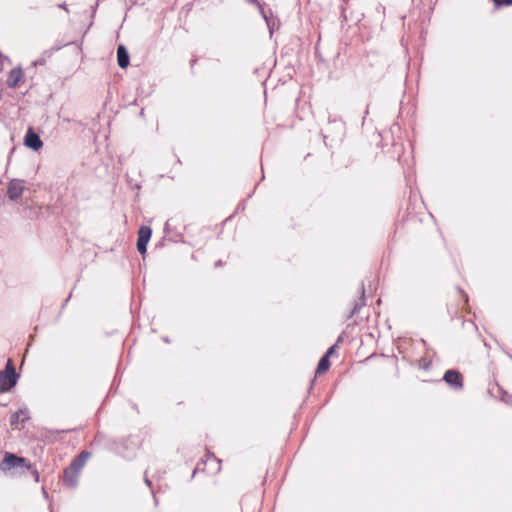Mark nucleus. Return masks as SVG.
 <instances>
[{
  "label": "nucleus",
  "mask_w": 512,
  "mask_h": 512,
  "mask_svg": "<svg viewBox=\"0 0 512 512\" xmlns=\"http://www.w3.org/2000/svg\"><path fill=\"white\" fill-rule=\"evenodd\" d=\"M87 453H81L78 459L73 461L71 465L64 472V482L68 486H75L80 474L82 467L84 466L85 460L87 459Z\"/></svg>",
  "instance_id": "f257e3e1"
},
{
  "label": "nucleus",
  "mask_w": 512,
  "mask_h": 512,
  "mask_svg": "<svg viewBox=\"0 0 512 512\" xmlns=\"http://www.w3.org/2000/svg\"><path fill=\"white\" fill-rule=\"evenodd\" d=\"M17 374L13 367L12 361L8 360L6 369L0 372V392L9 391L16 385Z\"/></svg>",
  "instance_id": "f03ea898"
},
{
  "label": "nucleus",
  "mask_w": 512,
  "mask_h": 512,
  "mask_svg": "<svg viewBox=\"0 0 512 512\" xmlns=\"http://www.w3.org/2000/svg\"><path fill=\"white\" fill-rule=\"evenodd\" d=\"M25 189V183L20 179H13L8 183L7 195L11 201L18 200Z\"/></svg>",
  "instance_id": "7ed1b4c3"
},
{
  "label": "nucleus",
  "mask_w": 512,
  "mask_h": 512,
  "mask_svg": "<svg viewBox=\"0 0 512 512\" xmlns=\"http://www.w3.org/2000/svg\"><path fill=\"white\" fill-rule=\"evenodd\" d=\"M15 467H24L27 469L29 468L25 458L17 457L13 454L7 453L1 463V469L5 471Z\"/></svg>",
  "instance_id": "20e7f679"
},
{
  "label": "nucleus",
  "mask_w": 512,
  "mask_h": 512,
  "mask_svg": "<svg viewBox=\"0 0 512 512\" xmlns=\"http://www.w3.org/2000/svg\"><path fill=\"white\" fill-rule=\"evenodd\" d=\"M151 228L148 226H142L138 232V241H137V249L140 254H145L147 249V244L151 238Z\"/></svg>",
  "instance_id": "39448f33"
},
{
  "label": "nucleus",
  "mask_w": 512,
  "mask_h": 512,
  "mask_svg": "<svg viewBox=\"0 0 512 512\" xmlns=\"http://www.w3.org/2000/svg\"><path fill=\"white\" fill-rule=\"evenodd\" d=\"M25 145L37 151L42 147L43 142L36 133L29 130L25 136Z\"/></svg>",
  "instance_id": "423d86ee"
},
{
  "label": "nucleus",
  "mask_w": 512,
  "mask_h": 512,
  "mask_svg": "<svg viewBox=\"0 0 512 512\" xmlns=\"http://www.w3.org/2000/svg\"><path fill=\"white\" fill-rule=\"evenodd\" d=\"M23 78V71L21 68H15L13 70L10 71L9 75H8V79H7V84L9 87H16L19 82L22 80Z\"/></svg>",
  "instance_id": "0eeeda50"
},
{
  "label": "nucleus",
  "mask_w": 512,
  "mask_h": 512,
  "mask_svg": "<svg viewBox=\"0 0 512 512\" xmlns=\"http://www.w3.org/2000/svg\"><path fill=\"white\" fill-rule=\"evenodd\" d=\"M444 380L452 386H461V375L454 370H448L444 375Z\"/></svg>",
  "instance_id": "6e6552de"
},
{
  "label": "nucleus",
  "mask_w": 512,
  "mask_h": 512,
  "mask_svg": "<svg viewBox=\"0 0 512 512\" xmlns=\"http://www.w3.org/2000/svg\"><path fill=\"white\" fill-rule=\"evenodd\" d=\"M118 65L121 68H126L129 65V55L124 46L120 45L117 49Z\"/></svg>",
  "instance_id": "1a4fd4ad"
},
{
  "label": "nucleus",
  "mask_w": 512,
  "mask_h": 512,
  "mask_svg": "<svg viewBox=\"0 0 512 512\" xmlns=\"http://www.w3.org/2000/svg\"><path fill=\"white\" fill-rule=\"evenodd\" d=\"M27 419V414L25 411H17L13 413L10 417V424L15 428H19V423L24 422Z\"/></svg>",
  "instance_id": "9d476101"
},
{
  "label": "nucleus",
  "mask_w": 512,
  "mask_h": 512,
  "mask_svg": "<svg viewBox=\"0 0 512 512\" xmlns=\"http://www.w3.org/2000/svg\"><path fill=\"white\" fill-rule=\"evenodd\" d=\"M329 366H330V363H329L327 356H323L318 363L316 373L322 374V373L326 372L329 369Z\"/></svg>",
  "instance_id": "9b49d317"
},
{
  "label": "nucleus",
  "mask_w": 512,
  "mask_h": 512,
  "mask_svg": "<svg viewBox=\"0 0 512 512\" xmlns=\"http://www.w3.org/2000/svg\"><path fill=\"white\" fill-rule=\"evenodd\" d=\"M496 5H510L512 4V0H494Z\"/></svg>",
  "instance_id": "f8f14e48"
},
{
  "label": "nucleus",
  "mask_w": 512,
  "mask_h": 512,
  "mask_svg": "<svg viewBox=\"0 0 512 512\" xmlns=\"http://www.w3.org/2000/svg\"><path fill=\"white\" fill-rule=\"evenodd\" d=\"M334 350L335 346L330 347L324 356H327V358H329L334 353Z\"/></svg>",
  "instance_id": "ddd939ff"
},
{
  "label": "nucleus",
  "mask_w": 512,
  "mask_h": 512,
  "mask_svg": "<svg viewBox=\"0 0 512 512\" xmlns=\"http://www.w3.org/2000/svg\"><path fill=\"white\" fill-rule=\"evenodd\" d=\"M261 13H262L263 17L266 18V14L263 12V10H261Z\"/></svg>",
  "instance_id": "4468645a"
}]
</instances>
